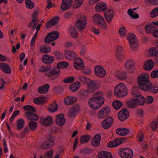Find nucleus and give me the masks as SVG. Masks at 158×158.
<instances>
[{"label":"nucleus","instance_id":"18","mask_svg":"<svg viewBox=\"0 0 158 158\" xmlns=\"http://www.w3.org/2000/svg\"><path fill=\"white\" fill-rule=\"evenodd\" d=\"M144 88V91L148 90L153 94H156L158 92V85H153L151 82Z\"/></svg>","mask_w":158,"mask_h":158},{"label":"nucleus","instance_id":"21","mask_svg":"<svg viewBox=\"0 0 158 158\" xmlns=\"http://www.w3.org/2000/svg\"><path fill=\"white\" fill-rule=\"evenodd\" d=\"M65 121L63 114H61L56 115V122L58 125L63 126L64 124Z\"/></svg>","mask_w":158,"mask_h":158},{"label":"nucleus","instance_id":"35","mask_svg":"<svg viewBox=\"0 0 158 158\" xmlns=\"http://www.w3.org/2000/svg\"><path fill=\"white\" fill-rule=\"evenodd\" d=\"M99 158H112V156L110 152L106 151L100 152L98 154Z\"/></svg>","mask_w":158,"mask_h":158},{"label":"nucleus","instance_id":"23","mask_svg":"<svg viewBox=\"0 0 158 158\" xmlns=\"http://www.w3.org/2000/svg\"><path fill=\"white\" fill-rule=\"evenodd\" d=\"M35 112H26L25 113V115L29 120H38L39 117L35 113Z\"/></svg>","mask_w":158,"mask_h":158},{"label":"nucleus","instance_id":"1","mask_svg":"<svg viewBox=\"0 0 158 158\" xmlns=\"http://www.w3.org/2000/svg\"><path fill=\"white\" fill-rule=\"evenodd\" d=\"M105 99L103 94L101 91L95 92L88 101L90 107L94 110H97L100 108L104 103Z\"/></svg>","mask_w":158,"mask_h":158},{"label":"nucleus","instance_id":"42","mask_svg":"<svg viewBox=\"0 0 158 158\" xmlns=\"http://www.w3.org/2000/svg\"><path fill=\"white\" fill-rule=\"evenodd\" d=\"M58 109V106L56 102H52L48 108L49 112L53 113L56 111Z\"/></svg>","mask_w":158,"mask_h":158},{"label":"nucleus","instance_id":"37","mask_svg":"<svg viewBox=\"0 0 158 158\" xmlns=\"http://www.w3.org/2000/svg\"><path fill=\"white\" fill-rule=\"evenodd\" d=\"M80 84L79 81H77L70 85L69 88L72 92H76L79 88Z\"/></svg>","mask_w":158,"mask_h":158},{"label":"nucleus","instance_id":"32","mask_svg":"<svg viewBox=\"0 0 158 158\" xmlns=\"http://www.w3.org/2000/svg\"><path fill=\"white\" fill-rule=\"evenodd\" d=\"M68 31L73 38L75 39L77 37L78 34L76 31V29L74 26L69 27Z\"/></svg>","mask_w":158,"mask_h":158},{"label":"nucleus","instance_id":"6","mask_svg":"<svg viewBox=\"0 0 158 158\" xmlns=\"http://www.w3.org/2000/svg\"><path fill=\"white\" fill-rule=\"evenodd\" d=\"M127 38L131 49L133 51L136 50L138 48L139 43L135 35L133 33H130Z\"/></svg>","mask_w":158,"mask_h":158},{"label":"nucleus","instance_id":"22","mask_svg":"<svg viewBox=\"0 0 158 158\" xmlns=\"http://www.w3.org/2000/svg\"><path fill=\"white\" fill-rule=\"evenodd\" d=\"M156 27H155L152 24V23H150L147 24L145 27V29L146 32L147 34H152L153 36V34Z\"/></svg>","mask_w":158,"mask_h":158},{"label":"nucleus","instance_id":"30","mask_svg":"<svg viewBox=\"0 0 158 158\" xmlns=\"http://www.w3.org/2000/svg\"><path fill=\"white\" fill-rule=\"evenodd\" d=\"M50 85L48 84H46L38 88V91L40 94H44L47 93L49 89Z\"/></svg>","mask_w":158,"mask_h":158},{"label":"nucleus","instance_id":"44","mask_svg":"<svg viewBox=\"0 0 158 158\" xmlns=\"http://www.w3.org/2000/svg\"><path fill=\"white\" fill-rule=\"evenodd\" d=\"M17 122V129L18 130L21 129L24 126L25 122L24 120L20 118L16 121Z\"/></svg>","mask_w":158,"mask_h":158},{"label":"nucleus","instance_id":"14","mask_svg":"<svg viewBox=\"0 0 158 158\" xmlns=\"http://www.w3.org/2000/svg\"><path fill=\"white\" fill-rule=\"evenodd\" d=\"M106 71L100 66H96L94 68V73L100 77H104L106 74Z\"/></svg>","mask_w":158,"mask_h":158},{"label":"nucleus","instance_id":"62","mask_svg":"<svg viewBox=\"0 0 158 158\" xmlns=\"http://www.w3.org/2000/svg\"><path fill=\"white\" fill-rule=\"evenodd\" d=\"M84 0H75V5L76 9L78 8L82 5Z\"/></svg>","mask_w":158,"mask_h":158},{"label":"nucleus","instance_id":"15","mask_svg":"<svg viewBox=\"0 0 158 158\" xmlns=\"http://www.w3.org/2000/svg\"><path fill=\"white\" fill-rule=\"evenodd\" d=\"M38 12L37 10H35L32 15V20L31 22H30L28 27H32L33 28L35 29L37 25L36 22L38 20L37 17L38 15Z\"/></svg>","mask_w":158,"mask_h":158},{"label":"nucleus","instance_id":"26","mask_svg":"<svg viewBox=\"0 0 158 158\" xmlns=\"http://www.w3.org/2000/svg\"><path fill=\"white\" fill-rule=\"evenodd\" d=\"M106 3L103 2H101L97 4L95 9L98 12L104 11L106 10Z\"/></svg>","mask_w":158,"mask_h":158},{"label":"nucleus","instance_id":"49","mask_svg":"<svg viewBox=\"0 0 158 158\" xmlns=\"http://www.w3.org/2000/svg\"><path fill=\"white\" fill-rule=\"evenodd\" d=\"M26 7L31 9L33 8L34 6V3L31 0H25Z\"/></svg>","mask_w":158,"mask_h":158},{"label":"nucleus","instance_id":"59","mask_svg":"<svg viewBox=\"0 0 158 158\" xmlns=\"http://www.w3.org/2000/svg\"><path fill=\"white\" fill-rule=\"evenodd\" d=\"M124 57L123 53L117 52L115 56V58L116 59L119 61H121Z\"/></svg>","mask_w":158,"mask_h":158},{"label":"nucleus","instance_id":"39","mask_svg":"<svg viewBox=\"0 0 158 158\" xmlns=\"http://www.w3.org/2000/svg\"><path fill=\"white\" fill-rule=\"evenodd\" d=\"M122 143L121 140H118L116 139L115 140L110 141L107 144V146L109 148H112L117 147L119 145Z\"/></svg>","mask_w":158,"mask_h":158},{"label":"nucleus","instance_id":"52","mask_svg":"<svg viewBox=\"0 0 158 158\" xmlns=\"http://www.w3.org/2000/svg\"><path fill=\"white\" fill-rule=\"evenodd\" d=\"M129 15L133 19H136L139 18V15L137 14H135L133 15V14L134 13V11H132L131 9H130L127 11Z\"/></svg>","mask_w":158,"mask_h":158},{"label":"nucleus","instance_id":"51","mask_svg":"<svg viewBox=\"0 0 158 158\" xmlns=\"http://www.w3.org/2000/svg\"><path fill=\"white\" fill-rule=\"evenodd\" d=\"M83 83H86L87 84L89 83L90 80V79L86 77L83 76H80L78 78Z\"/></svg>","mask_w":158,"mask_h":158},{"label":"nucleus","instance_id":"63","mask_svg":"<svg viewBox=\"0 0 158 158\" xmlns=\"http://www.w3.org/2000/svg\"><path fill=\"white\" fill-rule=\"evenodd\" d=\"M125 28L124 27H121L119 29V33L121 36H126Z\"/></svg>","mask_w":158,"mask_h":158},{"label":"nucleus","instance_id":"33","mask_svg":"<svg viewBox=\"0 0 158 158\" xmlns=\"http://www.w3.org/2000/svg\"><path fill=\"white\" fill-rule=\"evenodd\" d=\"M90 93L88 89H82L80 91L78 95L80 98L84 99L87 98Z\"/></svg>","mask_w":158,"mask_h":158},{"label":"nucleus","instance_id":"13","mask_svg":"<svg viewBox=\"0 0 158 158\" xmlns=\"http://www.w3.org/2000/svg\"><path fill=\"white\" fill-rule=\"evenodd\" d=\"M87 85L88 90L90 93L94 92L99 88V84H96L94 81L91 80Z\"/></svg>","mask_w":158,"mask_h":158},{"label":"nucleus","instance_id":"46","mask_svg":"<svg viewBox=\"0 0 158 158\" xmlns=\"http://www.w3.org/2000/svg\"><path fill=\"white\" fill-rule=\"evenodd\" d=\"M112 105L115 109L118 110L122 106L123 104L121 102L115 101L113 102Z\"/></svg>","mask_w":158,"mask_h":158},{"label":"nucleus","instance_id":"40","mask_svg":"<svg viewBox=\"0 0 158 158\" xmlns=\"http://www.w3.org/2000/svg\"><path fill=\"white\" fill-rule=\"evenodd\" d=\"M77 98H75L68 97L67 98L64 99V103L67 105H71L75 103L77 101Z\"/></svg>","mask_w":158,"mask_h":158},{"label":"nucleus","instance_id":"2","mask_svg":"<svg viewBox=\"0 0 158 158\" xmlns=\"http://www.w3.org/2000/svg\"><path fill=\"white\" fill-rule=\"evenodd\" d=\"M69 65V64L67 62H59L57 64V67H54L48 72L46 73H45V75L46 76L50 78L52 80L56 79L59 77V75L58 74L60 72V69L65 68Z\"/></svg>","mask_w":158,"mask_h":158},{"label":"nucleus","instance_id":"31","mask_svg":"<svg viewBox=\"0 0 158 158\" xmlns=\"http://www.w3.org/2000/svg\"><path fill=\"white\" fill-rule=\"evenodd\" d=\"M153 67V61L151 59H149L145 63L144 69L146 70H150L152 69Z\"/></svg>","mask_w":158,"mask_h":158},{"label":"nucleus","instance_id":"27","mask_svg":"<svg viewBox=\"0 0 158 158\" xmlns=\"http://www.w3.org/2000/svg\"><path fill=\"white\" fill-rule=\"evenodd\" d=\"M79 110V106L78 105L73 106L69 113V115L70 117H73L76 116Z\"/></svg>","mask_w":158,"mask_h":158},{"label":"nucleus","instance_id":"41","mask_svg":"<svg viewBox=\"0 0 158 158\" xmlns=\"http://www.w3.org/2000/svg\"><path fill=\"white\" fill-rule=\"evenodd\" d=\"M116 76L119 80H123L126 79L127 77L126 72L118 71L116 73Z\"/></svg>","mask_w":158,"mask_h":158},{"label":"nucleus","instance_id":"53","mask_svg":"<svg viewBox=\"0 0 158 158\" xmlns=\"http://www.w3.org/2000/svg\"><path fill=\"white\" fill-rule=\"evenodd\" d=\"M54 151L53 150H51L46 152L44 156V158H52Z\"/></svg>","mask_w":158,"mask_h":158},{"label":"nucleus","instance_id":"61","mask_svg":"<svg viewBox=\"0 0 158 158\" xmlns=\"http://www.w3.org/2000/svg\"><path fill=\"white\" fill-rule=\"evenodd\" d=\"M151 77L152 78L158 77V70H154L152 71L151 74Z\"/></svg>","mask_w":158,"mask_h":158},{"label":"nucleus","instance_id":"60","mask_svg":"<svg viewBox=\"0 0 158 158\" xmlns=\"http://www.w3.org/2000/svg\"><path fill=\"white\" fill-rule=\"evenodd\" d=\"M38 31H36L31 40V47L35 45V40L37 37Z\"/></svg>","mask_w":158,"mask_h":158},{"label":"nucleus","instance_id":"24","mask_svg":"<svg viewBox=\"0 0 158 158\" xmlns=\"http://www.w3.org/2000/svg\"><path fill=\"white\" fill-rule=\"evenodd\" d=\"M65 57L68 60L77 59V54L74 52L71 51H67L65 52Z\"/></svg>","mask_w":158,"mask_h":158},{"label":"nucleus","instance_id":"48","mask_svg":"<svg viewBox=\"0 0 158 158\" xmlns=\"http://www.w3.org/2000/svg\"><path fill=\"white\" fill-rule=\"evenodd\" d=\"M90 136L89 135L82 136L80 138V142L84 143L88 142L90 140Z\"/></svg>","mask_w":158,"mask_h":158},{"label":"nucleus","instance_id":"5","mask_svg":"<svg viewBox=\"0 0 158 158\" xmlns=\"http://www.w3.org/2000/svg\"><path fill=\"white\" fill-rule=\"evenodd\" d=\"M94 24L104 30L106 29L108 25L105 22L103 18L98 14H95L93 17Z\"/></svg>","mask_w":158,"mask_h":158},{"label":"nucleus","instance_id":"55","mask_svg":"<svg viewBox=\"0 0 158 158\" xmlns=\"http://www.w3.org/2000/svg\"><path fill=\"white\" fill-rule=\"evenodd\" d=\"M150 15L152 18H155L158 16V7L154 8L151 11Z\"/></svg>","mask_w":158,"mask_h":158},{"label":"nucleus","instance_id":"12","mask_svg":"<svg viewBox=\"0 0 158 158\" xmlns=\"http://www.w3.org/2000/svg\"><path fill=\"white\" fill-rule=\"evenodd\" d=\"M110 112V107H105L101 109L98 112V116L99 118H104L107 116Z\"/></svg>","mask_w":158,"mask_h":158},{"label":"nucleus","instance_id":"43","mask_svg":"<svg viewBox=\"0 0 158 158\" xmlns=\"http://www.w3.org/2000/svg\"><path fill=\"white\" fill-rule=\"evenodd\" d=\"M125 66L127 69H130L134 67V61L131 60H128L125 63Z\"/></svg>","mask_w":158,"mask_h":158},{"label":"nucleus","instance_id":"19","mask_svg":"<svg viewBox=\"0 0 158 158\" xmlns=\"http://www.w3.org/2000/svg\"><path fill=\"white\" fill-rule=\"evenodd\" d=\"M104 15L105 19L107 22L109 23H110L113 17V11L111 10H108L105 12Z\"/></svg>","mask_w":158,"mask_h":158},{"label":"nucleus","instance_id":"54","mask_svg":"<svg viewBox=\"0 0 158 158\" xmlns=\"http://www.w3.org/2000/svg\"><path fill=\"white\" fill-rule=\"evenodd\" d=\"M112 125L109 123H108L106 121L105 119L102 122V127L105 129H107L110 128Z\"/></svg>","mask_w":158,"mask_h":158},{"label":"nucleus","instance_id":"10","mask_svg":"<svg viewBox=\"0 0 158 158\" xmlns=\"http://www.w3.org/2000/svg\"><path fill=\"white\" fill-rule=\"evenodd\" d=\"M54 137L50 136L47 138V140L44 142L41 145V148L44 150H47L54 145Z\"/></svg>","mask_w":158,"mask_h":158},{"label":"nucleus","instance_id":"47","mask_svg":"<svg viewBox=\"0 0 158 158\" xmlns=\"http://www.w3.org/2000/svg\"><path fill=\"white\" fill-rule=\"evenodd\" d=\"M51 50V49L50 47L47 45H45L40 48V51L41 52L47 53L50 52Z\"/></svg>","mask_w":158,"mask_h":158},{"label":"nucleus","instance_id":"3","mask_svg":"<svg viewBox=\"0 0 158 158\" xmlns=\"http://www.w3.org/2000/svg\"><path fill=\"white\" fill-rule=\"evenodd\" d=\"M149 75L147 73H142L137 78V81L139 85V88L144 90L145 87L148 86L151 82L149 80Z\"/></svg>","mask_w":158,"mask_h":158},{"label":"nucleus","instance_id":"38","mask_svg":"<svg viewBox=\"0 0 158 158\" xmlns=\"http://www.w3.org/2000/svg\"><path fill=\"white\" fill-rule=\"evenodd\" d=\"M136 98L135 99L137 104L140 105H143L145 102V99L141 95H136L135 96Z\"/></svg>","mask_w":158,"mask_h":158},{"label":"nucleus","instance_id":"56","mask_svg":"<svg viewBox=\"0 0 158 158\" xmlns=\"http://www.w3.org/2000/svg\"><path fill=\"white\" fill-rule=\"evenodd\" d=\"M74 78L73 77H67L63 80V82L65 83H71L74 81Z\"/></svg>","mask_w":158,"mask_h":158},{"label":"nucleus","instance_id":"9","mask_svg":"<svg viewBox=\"0 0 158 158\" xmlns=\"http://www.w3.org/2000/svg\"><path fill=\"white\" fill-rule=\"evenodd\" d=\"M59 36V33L58 31H54L49 33L46 36L44 42L46 44H50L57 39Z\"/></svg>","mask_w":158,"mask_h":158},{"label":"nucleus","instance_id":"16","mask_svg":"<svg viewBox=\"0 0 158 158\" xmlns=\"http://www.w3.org/2000/svg\"><path fill=\"white\" fill-rule=\"evenodd\" d=\"M40 121L42 125L49 126L52 123V118L51 116H48L46 118L42 117L40 118Z\"/></svg>","mask_w":158,"mask_h":158},{"label":"nucleus","instance_id":"8","mask_svg":"<svg viewBox=\"0 0 158 158\" xmlns=\"http://www.w3.org/2000/svg\"><path fill=\"white\" fill-rule=\"evenodd\" d=\"M87 23V20L85 16L81 17L77 20L75 25L79 30H83L86 27Z\"/></svg>","mask_w":158,"mask_h":158},{"label":"nucleus","instance_id":"29","mask_svg":"<svg viewBox=\"0 0 158 158\" xmlns=\"http://www.w3.org/2000/svg\"><path fill=\"white\" fill-rule=\"evenodd\" d=\"M129 132V129L125 128H119L116 131V133L117 134L122 136L126 135Z\"/></svg>","mask_w":158,"mask_h":158},{"label":"nucleus","instance_id":"25","mask_svg":"<svg viewBox=\"0 0 158 158\" xmlns=\"http://www.w3.org/2000/svg\"><path fill=\"white\" fill-rule=\"evenodd\" d=\"M101 140V135L99 134L96 135L91 141V144L94 147H98L100 144Z\"/></svg>","mask_w":158,"mask_h":158},{"label":"nucleus","instance_id":"57","mask_svg":"<svg viewBox=\"0 0 158 158\" xmlns=\"http://www.w3.org/2000/svg\"><path fill=\"white\" fill-rule=\"evenodd\" d=\"M59 17H56L48 21V24L49 23L51 22V23H52V24L54 25L56 24L59 22Z\"/></svg>","mask_w":158,"mask_h":158},{"label":"nucleus","instance_id":"64","mask_svg":"<svg viewBox=\"0 0 158 158\" xmlns=\"http://www.w3.org/2000/svg\"><path fill=\"white\" fill-rule=\"evenodd\" d=\"M158 122H152L151 124V126L152 129L154 131H155L157 127Z\"/></svg>","mask_w":158,"mask_h":158},{"label":"nucleus","instance_id":"17","mask_svg":"<svg viewBox=\"0 0 158 158\" xmlns=\"http://www.w3.org/2000/svg\"><path fill=\"white\" fill-rule=\"evenodd\" d=\"M55 60V58L52 56L48 54H45L43 56L42 61L46 64H50L53 63Z\"/></svg>","mask_w":158,"mask_h":158},{"label":"nucleus","instance_id":"36","mask_svg":"<svg viewBox=\"0 0 158 158\" xmlns=\"http://www.w3.org/2000/svg\"><path fill=\"white\" fill-rule=\"evenodd\" d=\"M126 105L130 108L134 109L137 107L138 104L135 99H133L127 102Z\"/></svg>","mask_w":158,"mask_h":158},{"label":"nucleus","instance_id":"28","mask_svg":"<svg viewBox=\"0 0 158 158\" xmlns=\"http://www.w3.org/2000/svg\"><path fill=\"white\" fill-rule=\"evenodd\" d=\"M0 67L2 70L6 73H10L11 72L9 66L6 63L0 64Z\"/></svg>","mask_w":158,"mask_h":158},{"label":"nucleus","instance_id":"50","mask_svg":"<svg viewBox=\"0 0 158 158\" xmlns=\"http://www.w3.org/2000/svg\"><path fill=\"white\" fill-rule=\"evenodd\" d=\"M28 124L30 129L34 131L36 129L37 127V124L35 122L31 120L29 122Z\"/></svg>","mask_w":158,"mask_h":158},{"label":"nucleus","instance_id":"20","mask_svg":"<svg viewBox=\"0 0 158 158\" xmlns=\"http://www.w3.org/2000/svg\"><path fill=\"white\" fill-rule=\"evenodd\" d=\"M72 0H62L61 8L63 11L69 9L71 6Z\"/></svg>","mask_w":158,"mask_h":158},{"label":"nucleus","instance_id":"7","mask_svg":"<svg viewBox=\"0 0 158 158\" xmlns=\"http://www.w3.org/2000/svg\"><path fill=\"white\" fill-rule=\"evenodd\" d=\"M119 156L122 158H132L133 156V150L129 148H121L118 151Z\"/></svg>","mask_w":158,"mask_h":158},{"label":"nucleus","instance_id":"58","mask_svg":"<svg viewBox=\"0 0 158 158\" xmlns=\"http://www.w3.org/2000/svg\"><path fill=\"white\" fill-rule=\"evenodd\" d=\"M20 111L19 110H16L13 113L12 116L9 118V121L10 123H12V121L15 118V117L18 115Z\"/></svg>","mask_w":158,"mask_h":158},{"label":"nucleus","instance_id":"34","mask_svg":"<svg viewBox=\"0 0 158 158\" xmlns=\"http://www.w3.org/2000/svg\"><path fill=\"white\" fill-rule=\"evenodd\" d=\"M81 63L80 61H78L77 60H75L74 66V68L77 69L82 70L84 69L85 65L83 62Z\"/></svg>","mask_w":158,"mask_h":158},{"label":"nucleus","instance_id":"11","mask_svg":"<svg viewBox=\"0 0 158 158\" xmlns=\"http://www.w3.org/2000/svg\"><path fill=\"white\" fill-rule=\"evenodd\" d=\"M129 116V113L126 108L122 109L118 113V117L119 120L123 121L127 118Z\"/></svg>","mask_w":158,"mask_h":158},{"label":"nucleus","instance_id":"45","mask_svg":"<svg viewBox=\"0 0 158 158\" xmlns=\"http://www.w3.org/2000/svg\"><path fill=\"white\" fill-rule=\"evenodd\" d=\"M23 109L27 112H35L36 109L34 107L30 105H27L23 107Z\"/></svg>","mask_w":158,"mask_h":158},{"label":"nucleus","instance_id":"4","mask_svg":"<svg viewBox=\"0 0 158 158\" xmlns=\"http://www.w3.org/2000/svg\"><path fill=\"white\" fill-rule=\"evenodd\" d=\"M114 94L115 96L118 98L125 96L127 94L126 86L122 83L118 84L114 88Z\"/></svg>","mask_w":158,"mask_h":158}]
</instances>
